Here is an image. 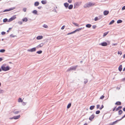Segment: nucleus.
<instances>
[{
  "label": "nucleus",
  "mask_w": 125,
  "mask_h": 125,
  "mask_svg": "<svg viewBox=\"0 0 125 125\" xmlns=\"http://www.w3.org/2000/svg\"><path fill=\"white\" fill-rule=\"evenodd\" d=\"M94 4H93L90 2H89L88 3H87L86 4H84L83 6V7L84 8H89L90 7L92 6H94Z\"/></svg>",
  "instance_id": "nucleus-1"
},
{
  "label": "nucleus",
  "mask_w": 125,
  "mask_h": 125,
  "mask_svg": "<svg viewBox=\"0 0 125 125\" xmlns=\"http://www.w3.org/2000/svg\"><path fill=\"white\" fill-rule=\"evenodd\" d=\"M78 66V65H76L75 66H73L69 68H68L67 70V72H68L69 71H70L71 70H76L77 67Z\"/></svg>",
  "instance_id": "nucleus-2"
},
{
  "label": "nucleus",
  "mask_w": 125,
  "mask_h": 125,
  "mask_svg": "<svg viewBox=\"0 0 125 125\" xmlns=\"http://www.w3.org/2000/svg\"><path fill=\"white\" fill-rule=\"evenodd\" d=\"M1 69L3 71H7L8 70V66H6V64H3L1 66Z\"/></svg>",
  "instance_id": "nucleus-3"
},
{
  "label": "nucleus",
  "mask_w": 125,
  "mask_h": 125,
  "mask_svg": "<svg viewBox=\"0 0 125 125\" xmlns=\"http://www.w3.org/2000/svg\"><path fill=\"white\" fill-rule=\"evenodd\" d=\"M81 2H75L74 4V8H77L79 6H80L81 4Z\"/></svg>",
  "instance_id": "nucleus-4"
},
{
  "label": "nucleus",
  "mask_w": 125,
  "mask_h": 125,
  "mask_svg": "<svg viewBox=\"0 0 125 125\" xmlns=\"http://www.w3.org/2000/svg\"><path fill=\"white\" fill-rule=\"evenodd\" d=\"M20 115H17V116H13L12 117L10 118L9 119H18L20 117Z\"/></svg>",
  "instance_id": "nucleus-5"
},
{
  "label": "nucleus",
  "mask_w": 125,
  "mask_h": 125,
  "mask_svg": "<svg viewBox=\"0 0 125 125\" xmlns=\"http://www.w3.org/2000/svg\"><path fill=\"white\" fill-rule=\"evenodd\" d=\"M16 18V15H14L12 16L8 20V22H10L15 19Z\"/></svg>",
  "instance_id": "nucleus-6"
},
{
  "label": "nucleus",
  "mask_w": 125,
  "mask_h": 125,
  "mask_svg": "<svg viewBox=\"0 0 125 125\" xmlns=\"http://www.w3.org/2000/svg\"><path fill=\"white\" fill-rule=\"evenodd\" d=\"M36 50V48L35 47H34L31 49H28L27 50V51H28V52H32L35 51Z\"/></svg>",
  "instance_id": "nucleus-7"
},
{
  "label": "nucleus",
  "mask_w": 125,
  "mask_h": 125,
  "mask_svg": "<svg viewBox=\"0 0 125 125\" xmlns=\"http://www.w3.org/2000/svg\"><path fill=\"white\" fill-rule=\"evenodd\" d=\"M99 44L103 46H105L107 45V43L106 42H103L99 43Z\"/></svg>",
  "instance_id": "nucleus-8"
},
{
  "label": "nucleus",
  "mask_w": 125,
  "mask_h": 125,
  "mask_svg": "<svg viewBox=\"0 0 125 125\" xmlns=\"http://www.w3.org/2000/svg\"><path fill=\"white\" fill-rule=\"evenodd\" d=\"M119 121V120H117L115 121H114L113 123L110 124V125H114L116 124Z\"/></svg>",
  "instance_id": "nucleus-9"
},
{
  "label": "nucleus",
  "mask_w": 125,
  "mask_h": 125,
  "mask_svg": "<svg viewBox=\"0 0 125 125\" xmlns=\"http://www.w3.org/2000/svg\"><path fill=\"white\" fill-rule=\"evenodd\" d=\"M94 117V114H93L91 116H90L89 118V119L90 121H92Z\"/></svg>",
  "instance_id": "nucleus-10"
},
{
  "label": "nucleus",
  "mask_w": 125,
  "mask_h": 125,
  "mask_svg": "<svg viewBox=\"0 0 125 125\" xmlns=\"http://www.w3.org/2000/svg\"><path fill=\"white\" fill-rule=\"evenodd\" d=\"M109 12L108 11L105 10L104 12V15H106L109 14Z\"/></svg>",
  "instance_id": "nucleus-11"
},
{
  "label": "nucleus",
  "mask_w": 125,
  "mask_h": 125,
  "mask_svg": "<svg viewBox=\"0 0 125 125\" xmlns=\"http://www.w3.org/2000/svg\"><path fill=\"white\" fill-rule=\"evenodd\" d=\"M44 43H42L38 45L37 47L38 48L42 47L44 45Z\"/></svg>",
  "instance_id": "nucleus-12"
},
{
  "label": "nucleus",
  "mask_w": 125,
  "mask_h": 125,
  "mask_svg": "<svg viewBox=\"0 0 125 125\" xmlns=\"http://www.w3.org/2000/svg\"><path fill=\"white\" fill-rule=\"evenodd\" d=\"M19 111H18L14 110L13 112V113L14 114H18L19 113Z\"/></svg>",
  "instance_id": "nucleus-13"
},
{
  "label": "nucleus",
  "mask_w": 125,
  "mask_h": 125,
  "mask_svg": "<svg viewBox=\"0 0 125 125\" xmlns=\"http://www.w3.org/2000/svg\"><path fill=\"white\" fill-rule=\"evenodd\" d=\"M69 5V4L67 2L65 3L64 4V6L67 8L68 7Z\"/></svg>",
  "instance_id": "nucleus-14"
},
{
  "label": "nucleus",
  "mask_w": 125,
  "mask_h": 125,
  "mask_svg": "<svg viewBox=\"0 0 125 125\" xmlns=\"http://www.w3.org/2000/svg\"><path fill=\"white\" fill-rule=\"evenodd\" d=\"M43 38V36H38L37 38H36V39H37V40H40V39H42V38Z\"/></svg>",
  "instance_id": "nucleus-15"
},
{
  "label": "nucleus",
  "mask_w": 125,
  "mask_h": 125,
  "mask_svg": "<svg viewBox=\"0 0 125 125\" xmlns=\"http://www.w3.org/2000/svg\"><path fill=\"white\" fill-rule=\"evenodd\" d=\"M115 104L117 105H120L121 104V103L119 101L117 102Z\"/></svg>",
  "instance_id": "nucleus-16"
},
{
  "label": "nucleus",
  "mask_w": 125,
  "mask_h": 125,
  "mask_svg": "<svg viewBox=\"0 0 125 125\" xmlns=\"http://www.w3.org/2000/svg\"><path fill=\"white\" fill-rule=\"evenodd\" d=\"M122 65H120L118 68L119 70L121 72L122 70Z\"/></svg>",
  "instance_id": "nucleus-17"
},
{
  "label": "nucleus",
  "mask_w": 125,
  "mask_h": 125,
  "mask_svg": "<svg viewBox=\"0 0 125 125\" xmlns=\"http://www.w3.org/2000/svg\"><path fill=\"white\" fill-rule=\"evenodd\" d=\"M84 28V27H83V28H78L77 29H76V30H75V32L79 31L81 30L82 29H83Z\"/></svg>",
  "instance_id": "nucleus-18"
},
{
  "label": "nucleus",
  "mask_w": 125,
  "mask_h": 125,
  "mask_svg": "<svg viewBox=\"0 0 125 125\" xmlns=\"http://www.w3.org/2000/svg\"><path fill=\"white\" fill-rule=\"evenodd\" d=\"M22 21L23 22H26L28 21V19L26 18H25L22 19Z\"/></svg>",
  "instance_id": "nucleus-19"
},
{
  "label": "nucleus",
  "mask_w": 125,
  "mask_h": 125,
  "mask_svg": "<svg viewBox=\"0 0 125 125\" xmlns=\"http://www.w3.org/2000/svg\"><path fill=\"white\" fill-rule=\"evenodd\" d=\"M39 4V2H38L36 1L35 2L34 5L35 6H38Z\"/></svg>",
  "instance_id": "nucleus-20"
},
{
  "label": "nucleus",
  "mask_w": 125,
  "mask_h": 125,
  "mask_svg": "<svg viewBox=\"0 0 125 125\" xmlns=\"http://www.w3.org/2000/svg\"><path fill=\"white\" fill-rule=\"evenodd\" d=\"M91 25L90 24H88L86 25V27L88 28H90L91 27Z\"/></svg>",
  "instance_id": "nucleus-21"
},
{
  "label": "nucleus",
  "mask_w": 125,
  "mask_h": 125,
  "mask_svg": "<svg viewBox=\"0 0 125 125\" xmlns=\"http://www.w3.org/2000/svg\"><path fill=\"white\" fill-rule=\"evenodd\" d=\"M68 7V9H70V10L71 9H72V8H73V5L72 4H71L69 6V7Z\"/></svg>",
  "instance_id": "nucleus-22"
},
{
  "label": "nucleus",
  "mask_w": 125,
  "mask_h": 125,
  "mask_svg": "<svg viewBox=\"0 0 125 125\" xmlns=\"http://www.w3.org/2000/svg\"><path fill=\"white\" fill-rule=\"evenodd\" d=\"M41 3L42 4H45L47 3V2L46 0H43L41 1Z\"/></svg>",
  "instance_id": "nucleus-23"
},
{
  "label": "nucleus",
  "mask_w": 125,
  "mask_h": 125,
  "mask_svg": "<svg viewBox=\"0 0 125 125\" xmlns=\"http://www.w3.org/2000/svg\"><path fill=\"white\" fill-rule=\"evenodd\" d=\"M122 22V21L121 20H119L117 21V23L118 24L121 23Z\"/></svg>",
  "instance_id": "nucleus-24"
},
{
  "label": "nucleus",
  "mask_w": 125,
  "mask_h": 125,
  "mask_svg": "<svg viewBox=\"0 0 125 125\" xmlns=\"http://www.w3.org/2000/svg\"><path fill=\"white\" fill-rule=\"evenodd\" d=\"M94 105H92L90 107V109L91 110H92L95 107Z\"/></svg>",
  "instance_id": "nucleus-25"
},
{
  "label": "nucleus",
  "mask_w": 125,
  "mask_h": 125,
  "mask_svg": "<svg viewBox=\"0 0 125 125\" xmlns=\"http://www.w3.org/2000/svg\"><path fill=\"white\" fill-rule=\"evenodd\" d=\"M123 111L121 110H120L118 111V114L119 115H121L123 113Z\"/></svg>",
  "instance_id": "nucleus-26"
},
{
  "label": "nucleus",
  "mask_w": 125,
  "mask_h": 125,
  "mask_svg": "<svg viewBox=\"0 0 125 125\" xmlns=\"http://www.w3.org/2000/svg\"><path fill=\"white\" fill-rule=\"evenodd\" d=\"M122 108V106H119L116 109V111H117L118 110L121 109Z\"/></svg>",
  "instance_id": "nucleus-27"
},
{
  "label": "nucleus",
  "mask_w": 125,
  "mask_h": 125,
  "mask_svg": "<svg viewBox=\"0 0 125 125\" xmlns=\"http://www.w3.org/2000/svg\"><path fill=\"white\" fill-rule=\"evenodd\" d=\"M15 8V7H13L8 9V11L12 10Z\"/></svg>",
  "instance_id": "nucleus-28"
},
{
  "label": "nucleus",
  "mask_w": 125,
  "mask_h": 125,
  "mask_svg": "<svg viewBox=\"0 0 125 125\" xmlns=\"http://www.w3.org/2000/svg\"><path fill=\"white\" fill-rule=\"evenodd\" d=\"M109 32V31H107V32L104 33L103 35V36L104 37Z\"/></svg>",
  "instance_id": "nucleus-29"
},
{
  "label": "nucleus",
  "mask_w": 125,
  "mask_h": 125,
  "mask_svg": "<svg viewBox=\"0 0 125 125\" xmlns=\"http://www.w3.org/2000/svg\"><path fill=\"white\" fill-rule=\"evenodd\" d=\"M71 103H70L68 104V105L67 106V108L68 109L71 106Z\"/></svg>",
  "instance_id": "nucleus-30"
},
{
  "label": "nucleus",
  "mask_w": 125,
  "mask_h": 125,
  "mask_svg": "<svg viewBox=\"0 0 125 125\" xmlns=\"http://www.w3.org/2000/svg\"><path fill=\"white\" fill-rule=\"evenodd\" d=\"M37 11L36 10H34L33 11L32 13H34V14H37Z\"/></svg>",
  "instance_id": "nucleus-31"
},
{
  "label": "nucleus",
  "mask_w": 125,
  "mask_h": 125,
  "mask_svg": "<svg viewBox=\"0 0 125 125\" xmlns=\"http://www.w3.org/2000/svg\"><path fill=\"white\" fill-rule=\"evenodd\" d=\"M115 22V21L114 20H112L109 23V25H111L113 24Z\"/></svg>",
  "instance_id": "nucleus-32"
},
{
  "label": "nucleus",
  "mask_w": 125,
  "mask_h": 125,
  "mask_svg": "<svg viewBox=\"0 0 125 125\" xmlns=\"http://www.w3.org/2000/svg\"><path fill=\"white\" fill-rule=\"evenodd\" d=\"M43 27L44 28H48V26L45 24H44L43 25Z\"/></svg>",
  "instance_id": "nucleus-33"
},
{
  "label": "nucleus",
  "mask_w": 125,
  "mask_h": 125,
  "mask_svg": "<svg viewBox=\"0 0 125 125\" xmlns=\"http://www.w3.org/2000/svg\"><path fill=\"white\" fill-rule=\"evenodd\" d=\"M22 100L21 98H19L18 100V102H22Z\"/></svg>",
  "instance_id": "nucleus-34"
},
{
  "label": "nucleus",
  "mask_w": 125,
  "mask_h": 125,
  "mask_svg": "<svg viewBox=\"0 0 125 125\" xmlns=\"http://www.w3.org/2000/svg\"><path fill=\"white\" fill-rule=\"evenodd\" d=\"M42 51L41 50H40V51H37L36 52V53H37L39 54H40L41 53H42Z\"/></svg>",
  "instance_id": "nucleus-35"
},
{
  "label": "nucleus",
  "mask_w": 125,
  "mask_h": 125,
  "mask_svg": "<svg viewBox=\"0 0 125 125\" xmlns=\"http://www.w3.org/2000/svg\"><path fill=\"white\" fill-rule=\"evenodd\" d=\"M100 111L99 110H97L95 112V114H98L100 113Z\"/></svg>",
  "instance_id": "nucleus-36"
},
{
  "label": "nucleus",
  "mask_w": 125,
  "mask_h": 125,
  "mask_svg": "<svg viewBox=\"0 0 125 125\" xmlns=\"http://www.w3.org/2000/svg\"><path fill=\"white\" fill-rule=\"evenodd\" d=\"M88 80L87 79H84V83L85 84H86L88 82Z\"/></svg>",
  "instance_id": "nucleus-37"
},
{
  "label": "nucleus",
  "mask_w": 125,
  "mask_h": 125,
  "mask_svg": "<svg viewBox=\"0 0 125 125\" xmlns=\"http://www.w3.org/2000/svg\"><path fill=\"white\" fill-rule=\"evenodd\" d=\"M94 20L95 21H97L98 20H99V19H98V18L97 17H96L94 18Z\"/></svg>",
  "instance_id": "nucleus-38"
},
{
  "label": "nucleus",
  "mask_w": 125,
  "mask_h": 125,
  "mask_svg": "<svg viewBox=\"0 0 125 125\" xmlns=\"http://www.w3.org/2000/svg\"><path fill=\"white\" fill-rule=\"evenodd\" d=\"M5 51V50L4 49H2L0 50V52H3Z\"/></svg>",
  "instance_id": "nucleus-39"
},
{
  "label": "nucleus",
  "mask_w": 125,
  "mask_h": 125,
  "mask_svg": "<svg viewBox=\"0 0 125 125\" xmlns=\"http://www.w3.org/2000/svg\"><path fill=\"white\" fill-rule=\"evenodd\" d=\"M73 24L75 26L79 27V25L77 24L76 23L73 22Z\"/></svg>",
  "instance_id": "nucleus-40"
},
{
  "label": "nucleus",
  "mask_w": 125,
  "mask_h": 125,
  "mask_svg": "<svg viewBox=\"0 0 125 125\" xmlns=\"http://www.w3.org/2000/svg\"><path fill=\"white\" fill-rule=\"evenodd\" d=\"M22 104L23 106H24L26 104V103L22 102Z\"/></svg>",
  "instance_id": "nucleus-41"
},
{
  "label": "nucleus",
  "mask_w": 125,
  "mask_h": 125,
  "mask_svg": "<svg viewBox=\"0 0 125 125\" xmlns=\"http://www.w3.org/2000/svg\"><path fill=\"white\" fill-rule=\"evenodd\" d=\"M125 117V115H124L121 118L119 119H118L119 121H120L121 120H122V119H123L124 118V117Z\"/></svg>",
  "instance_id": "nucleus-42"
},
{
  "label": "nucleus",
  "mask_w": 125,
  "mask_h": 125,
  "mask_svg": "<svg viewBox=\"0 0 125 125\" xmlns=\"http://www.w3.org/2000/svg\"><path fill=\"white\" fill-rule=\"evenodd\" d=\"M125 117V115H124L121 118L119 119H118L119 121H120L121 120H122V119H123L124 118V117Z\"/></svg>",
  "instance_id": "nucleus-43"
},
{
  "label": "nucleus",
  "mask_w": 125,
  "mask_h": 125,
  "mask_svg": "<svg viewBox=\"0 0 125 125\" xmlns=\"http://www.w3.org/2000/svg\"><path fill=\"white\" fill-rule=\"evenodd\" d=\"M125 117V115H124L121 118L119 119H118L119 121H120L121 120H122V119H123L124 118V117Z\"/></svg>",
  "instance_id": "nucleus-44"
},
{
  "label": "nucleus",
  "mask_w": 125,
  "mask_h": 125,
  "mask_svg": "<svg viewBox=\"0 0 125 125\" xmlns=\"http://www.w3.org/2000/svg\"><path fill=\"white\" fill-rule=\"evenodd\" d=\"M8 20L7 19L5 18L3 19V21L4 22H5L7 21H8Z\"/></svg>",
  "instance_id": "nucleus-45"
},
{
  "label": "nucleus",
  "mask_w": 125,
  "mask_h": 125,
  "mask_svg": "<svg viewBox=\"0 0 125 125\" xmlns=\"http://www.w3.org/2000/svg\"><path fill=\"white\" fill-rule=\"evenodd\" d=\"M122 52L121 51H118V54H120V55H121L122 54Z\"/></svg>",
  "instance_id": "nucleus-46"
},
{
  "label": "nucleus",
  "mask_w": 125,
  "mask_h": 125,
  "mask_svg": "<svg viewBox=\"0 0 125 125\" xmlns=\"http://www.w3.org/2000/svg\"><path fill=\"white\" fill-rule=\"evenodd\" d=\"M3 90L1 89H0V94L2 93H3Z\"/></svg>",
  "instance_id": "nucleus-47"
},
{
  "label": "nucleus",
  "mask_w": 125,
  "mask_h": 125,
  "mask_svg": "<svg viewBox=\"0 0 125 125\" xmlns=\"http://www.w3.org/2000/svg\"><path fill=\"white\" fill-rule=\"evenodd\" d=\"M104 96L103 95L100 98V99H103L104 98Z\"/></svg>",
  "instance_id": "nucleus-48"
},
{
  "label": "nucleus",
  "mask_w": 125,
  "mask_h": 125,
  "mask_svg": "<svg viewBox=\"0 0 125 125\" xmlns=\"http://www.w3.org/2000/svg\"><path fill=\"white\" fill-rule=\"evenodd\" d=\"M10 37H15V36L12 34L10 35Z\"/></svg>",
  "instance_id": "nucleus-49"
},
{
  "label": "nucleus",
  "mask_w": 125,
  "mask_h": 125,
  "mask_svg": "<svg viewBox=\"0 0 125 125\" xmlns=\"http://www.w3.org/2000/svg\"><path fill=\"white\" fill-rule=\"evenodd\" d=\"M104 106L103 105H102L101 107L99 108V109L100 110H101L103 108H104Z\"/></svg>",
  "instance_id": "nucleus-50"
},
{
  "label": "nucleus",
  "mask_w": 125,
  "mask_h": 125,
  "mask_svg": "<svg viewBox=\"0 0 125 125\" xmlns=\"http://www.w3.org/2000/svg\"><path fill=\"white\" fill-rule=\"evenodd\" d=\"M97 106V109H98V108H99L100 107V105L99 104H98L96 106Z\"/></svg>",
  "instance_id": "nucleus-51"
},
{
  "label": "nucleus",
  "mask_w": 125,
  "mask_h": 125,
  "mask_svg": "<svg viewBox=\"0 0 125 125\" xmlns=\"http://www.w3.org/2000/svg\"><path fill=\"white\" fill-rule=\"evenodd\" d=\"M18 23L20 24L21 25L22 24V23L21 21H20L18 22Z\"/></svg>",
  "instance_id": "nucleus-52"
},
{
  "label": "nucleus",
  "mask_w": 125,
  "mask_h": 125,
  "mask_svg": "<svg viewBox=\"0 0 125 125\" xmlns=\"http://www.w3.org/2000/svg\"><path fill=\"white\" fill-rule=\"evenodd\" d=\"M65 27V25H63V26H62L61 28V29L62 30H63L64 29Z\"/></svg>",
  "instance_id": "nucleus-53"
},
{
  "label": "nucleus",
  "mask_w": 125,
  "mask_h": 125,
  "mask_svg": "<svg viewBox=\"0 0 125 125\" xmlns=\"http://www.w3.org/2000/svg\"><path fill=\"white\" fill-rule=\"evenodd\" d=\"M96 25H94L93 26H92L93 28L94 29H95V28H96Z\"/></svg>",
  "instance_id": "nucleus-54"
},
{
  "label": "nucleus",
  "mask_w": 125,
  "mask_h": 125,
  "mask_svg": "<svg viewBox=\"0 0 125 125\" xmlns=\"http://www.w3.org/2000/svg\"><path fill=\"white\" fill-rule=\"evenodd\" d=\"M6 33V32L4 31H2L1 33V34L2 35H4Z\"/></svg>",
  "instance_id": "nucleus-55"
},
{
  "label": "nucleus",
  "mask_w": 125,
  "mask_h": 125,
  "mask_svg": "<svg viewBox=\"0 0 125 125\" xmlns=\"http://www.w3.org/2000/svg\"><path fill=\"white\" fill-rule=\"evenodd\" d=\"M68 1L69 3H71L72 2V0H68Z\"/></svg>",
  "instance_id": "nucleus-56"
},
{
  "label": "nucleus",
  "mask_w": 125,
  "mask_h": 125,
  "mask_svg": "<svg viewBox=\"0 0 125 125\" xmlns=\"http://www.w3.org/2000/svg\"><path fill=\"white\" fill-rule=\"evenodd\" d=\"M9 63L11 64V66H13V65H14L13 64V63H12L11 62H9Z\"/></svg>",
  "instance_id": "nucleus-57"
},
{
  "label": "nucleus",
  "mask_w": 125,
  "mask_h": 125,
  "mask_svg": "<svg viewBox=\"0 0 125 125\" xmlns=\"http://www.w3.org/2000/svg\"><path fill=\"white\" fill-rule=\"evenodd\" d=\"M117 43H113V44H112V46H115V45H117Z\"/></svg>",
  "instance_id": "nucleus-58"
},
{
  "label": "nucleus",
  "mask_w": 125,
  "mask_h": 125,
  "mask_svg": "<svg viewBox=\"0 0 125 125\" xmlns=\"http://www.w3.org/2000/svg\"><path fill=\"white\" fill-rule=\"evenodd\" d=\"M122 10H125V6H123L122 8Z\"/></svg>",
  "instance_id": "nucleus-59"
},
{
  "label": "nucleus",
  "mask_w": 125,
  "mask_h": 125,
  "mask_svg": "<svg viewBox=\"0 0 125 125\" xmlns=\"http://www.w3.org/2000/svg\"><path fill=\"white\" fill-rule=\"evenodd\" d=\"M42 6H39L38 7V9H41V8H42Z\"/></svg>",
  "instance_id": "nucleus-60"
},
{
  "label": "nucleus",
  "mask_w": 125,
  "mask_h": 125,
  "mask_svg": "<svg viewBox=\"0 0 125 125\" xmlns=\"http://www.w3.org/2000/svg\"><path fill=\"white\" fill-rule=\"evenodd\" d=\"M116 106H115V107L113 109V111H114L115 110V109L116 108Z\"/></svg>",
  "instance_id": "nucleus-61"
},
{
  "label": "nucleus",
  "mask_w": 125,
  "mask_h": 125,
  "mask_svg": "<svg viewBox=\"0 0 125 125\" xmlns=\"http://www.w3.org/2000/svg\"><path fill=\"white\" fill-rule=\"evenodd\" d=\"M75 32V31H73V32H71V34H73V33H74Z\"/></svg>",
  "instance_id": "nucleus-62"
},
{
  "label": "nucleus",
  "mask_w": 125,
  "mask_h": 125,
  "mask_svg": "<svg viewBox=\"0 0 125 125\" xmlns=\"http://www.w3.org/2000/svg\"><path fill=\"white\" fill-rule=\"evenodd\" d=\"M8 11V9H6L4 10L3 12H5V11Z\"/></svg>",
  "instance_id": "nucleus-63"
},
{
  "label": "nucleus",
  "mask_w": 125,
  "mask_h": 125,
  "mask_svg": "<svg viewBox=\"0 0 125 125\" xmlns=\"http://www.w3.org/2000/svg\"><path fill=\"white\" fill-rule=\"evenodd\" d=\"M123 111L125 112V107L123 108Z\"/></svg>",
  "instance_id": "nucleus-64"
}]
</instances>
